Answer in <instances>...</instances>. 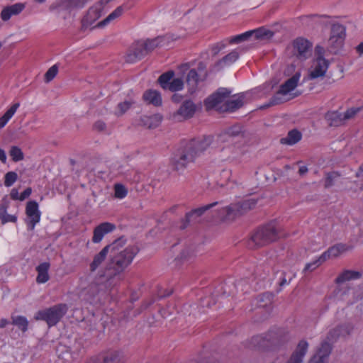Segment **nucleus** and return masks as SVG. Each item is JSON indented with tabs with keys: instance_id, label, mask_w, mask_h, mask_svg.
<instances>
[{
	"instance_id": "nucleus-45",
	"label": "nucleus",
	"mask_w": 363,
	"mask_h": 363,
	"mask_svg": "<svg viewBox=\"0 0 363 363\" xmlns=\"http://www.w3.org/2000/svg\"><path fill=\"white\" fill-rule=\"evenodd\" d=\"M17 179L18 175L15 172H9L4 177V185L9 187L16 182Z\"/></svg>"
},
{
	"instance_id": "nucleus-22",
	"label": "nucleus",
	"mask_w": 363,
	"mask_h": 363,
	"mask_svg": "<svg viewBox=\"0 0 363 363\" xmlns=\"http://www.w3.org/2000/svg\"><path fill=\"white\" fill-rule=\"evenodd\" d=\"M115 225L111 223H103L96 226L94 230V235L92 241L94 243H99L101 241L104 236L113 231L115 229Z\"/></svg>"
},
{
	"instance_id": "nucleus-8",
	"label": "nucleus",
	"mask_w": 363,
	"mask_h": 363,
	"mask_svg": "<svg viewBox=\"0 0 363 363\" xmlns=\"http://www.w3.org/2000/svg\"><path fill=\"white\" fill-rule=\"evenodd\" d=\"M300 77V72H296L291 78L288 79L283 84L281 85L279 90L271 99L269 104L264 105V107H269L270 106L284 102L285 99H282V96H286L297 86Z\"/></svg>"
},
{
	"instance_id": "nucleus-12",
	"label": "nucleus",
	"mask_w": 363,
	"mask_h": 363,
	"mask_svg": "<svg viewBox=\"0 0 363 363\" xmlns=\"http://www.w3.org/2000/svg\"><path fill=\"white\" fill-rule=\"evenodd\" d=\"M311 43L304 38H297L293 43V55L302 61L311 55Z\"/></svg>"
},
{
	"instance_id": "nucleus-40",
	"label": "nucleus",
	"mask_w": 363,
	"mask_h": 363,
	"mask_svg": "<svg viewBox=\"0 0 363 363\" xmlns=\"http://www.w3.org/2000/svg\"><path fill=\"white\" fill-rule=\"evenodd\" d=\"M250 32H253V38L255 39H262V38H269L274 35V33L269 30L260 28L257 30H250Z\"/></svg>"
},
{
	"instance_id": "nucleus-28",
	"label": "nucleus",
	"mask_w": 363,
	"mask_h": 363,
	"mask_svg": "<svg viewBox=\"0 0 363 363\" xmlns=\"http://www.w3.org/2000/svg\"><path fill=\"white\" fill-rule=\"evenodd\" d=\"M50 267V263L45 262L40 264L36 267V271L38 272V276L36 277L37 283L44 284L49 280L50 276L48 274V271H49Z\"/></svg>"
},
{
	"instance_id": "nucleus-60",
	"label": "nucleus",
	"mask_w": 363,
	"mask_h": 363,
	"mask_svg": "<svg viewBox=\"0 0 363 363\" xmlns=\"http://www.w3.org/2000/svg\"><path fill=\"white\" fill-rule=\"evenodd\" d=\"M308 363H328V361H324L318 358V356H313Z\"/></svg>"
},
{
	"instance_id": "nucleus-55",
	"label": "nucleus",
	"mask_w": 363,
	"mask_h": 363,
	"mask_svg": "<svg viewBox=\"0 0 363 363\" xmlns=\"http://www.w3.org/2000/svg\"><path fill=\"white\" fill-rule=\"evenodd\" d=\"M94 128L95 130H99V131H102L104 130H105L106 128V124L105 123H104L103 121H96L94 125Z\"/></svg>"
},
{
	"instance_id": "nucleus-47",
	"label": "nucleus",
	"mask_w": 363,
	"mask_h": 363,
	"mask_svg": "<svg viewBox=\"0 0 363 363\" xmlns=\"http://www.w3.org/2000/svg\"><path fill=\"white\" fill-rule=\"evenodd\" d=\"M115 196L118 199H123L126 196L128 191L126 188L120 184H116L114 186Z\"/></svg>"
},
{
	"instance_id": "nucleus-42",
	"label": "nucleus",
	"mask_w": 363,
	"mask_h": 363,
	"mask_svg": "<svg viewBox=\"0 0 363 363\" xmlns=\"http://www.w3.org/2000/svg\"><path fill=\"white\" fill-rule=\"evenodd\" d=\"M253 36V32H250V30L247 31L244 33L235 35L233 38H231L229 40V43L231 44H238L243 41H246L250 38H252Z\"/></svg>"
},
{
	"instance_id": "nucleus-37",
	"label": "nucleus",
	"mask_w": 363,
	"mask_h": 363,
	"mask_svg": "<svg viewBox=\"0 0 363 363\" xmlns=\"http://www.w3.org/2000/svg\"><path fill=\"white\" fill-rule=\"evenodd\" d=\"M12 323L17 326L23 333L28 330V321L27 318L22 315L12 317Z\"/></svg>"
},
{
	"instance_id": "nucleus-36",
	"label": "nucleus",
	"mask_w": 363,
	"mask_h": 363,
	"mask_svg": "<svg viewBox=\"0 0 363 363\" xmlns=\"http://www.w3.org/2000/svg\"><path fill=\"white\" fill-rule=\"evenodd\" d=\"M163 37L159 36L151 40L148 39L143 41L147 54L161 45L163 42Z\"/></svg>"
},
{
	"instance_id": "nucleus-25",
	"label": "nucleus",
	"mask_w": 363,
	"mask_h": 363,
	"mask_svg": "<svg viewBox=\"0 0 363 363\" xmlns=\"http://www.w3.org/2000/svg\"><path fill=\"white\" fill-rule=\"evenodd\" d=\"M111 253V244L105 246L99 253H97L90 264V271L95 272L99 267L105 261L107 255Z\"/></svg>"
},
{
	"instance_id": "nucleus-4",
	"label": "nucleus",
	"mask_w": 363,
	"mask_h": 363,
	"mask_svg": "<svg viewBox=\"0 0 363 363\" xmlns=\"http://www.w3.org/2000/svg\"><path fill=\"white\" fill-rule=\"evenodd\" d=\"M353 330V326L350 323H346L337 326L331 329L325 338L320 345L317 353L314 356L328 361V358L332 350V343L337 340L340 337H345L349 335Z\"/></svg>"
},
{
	"instance_id": "nucleus-38",
	"label": "nucleus",
	"mask_w": 363,
	"mask_h": 363,
	"mask_svg": "<svg viewBox=\"0 0 363 363\" xmlns=\"http://www.w3.org/2000/svg\"><path fill=\"white\" fill-rule=\"evenodd\" d=\"M174 75V72L173 71H168L160 76L158 82L162 89H166L167 88L172 80Z\"/></svg>"
},
{
	"instance_id": "nucleus-32",
	"label": "nucleus",
	"mask_w": 363,
	"mask_h": 363,
	"mask_svg": "<svg viewBox=\"0 0 363 363\" xmlns=\"http://www.w3.org/2000/svg\"><path fill=\"white\" fill-rule=\"evenodd\" d=\"M162 117L160 115L144 116L141 118L143 125L147 128H155L161 123Z\"/></svg>"
},
{
	"instance_id": "nucleus-52",
	"label": "nucleus",
	"mask_w": 363,
	"mask_h": 363,
	"mask_svg": "<svg viewBox=\"0 0 363 363\" xmlns=\"http://www.w3.org/2000/svg\"><path fill=\"white\" fill-rule=\"evenodd\" d=\"M1 18L3 21H6L11 18L12 14L8 6L4 7L1 12Z\"/></svg>"
},
{
	"instance_id": "nucleus-26",
	"label": "nucleus",
	"mask_w": 363,
	"mask_h": 363,
	"mask_svg": "<svg viewBox=\"0 0 363 363\" xmlns=\"http://www.w3.org/2000/svg\"><path fill=\"white\" fill-rule=\"evenodd\" d=\"M196 111V104L191 100H186L182 104L177 113L186 119L191 118L194 115Z\"/></svg>"
},
{
	"instance_id": "nucleus-48",
	"label": "nucleus",
	"mask_w": 363,
	"mask_h": 363,
	"mask_svg": "<svg viewBox=\"0 0 363 363\" xmlns=\"http://www.w3.org/2000/svg\"><path fill=\"white\" fill-rule=\"evenodd\" d=\"M58 72V67L57 65L52 66L45 73V80L46 82H50L52 81L56 76Z\"/></svg>"
},
{
	"instance_id": "nucleus-53",
	"label": "nucleus",
	"mask_w": 363,
	"mask_h": 363,
	"mask_svg": "<svg viewBox=\"0 0 363 363\" xmlns=\"http://www.w3.org/2000/svg\"><path fill=\"white\" fill-rule=\"evenodd\" d=\"M272 298V294L269 293H265L259 296V301L260 302L264 301L265 299L267 301V302L264 305L260 304V306H264L267 305L268 303H271Z\"/></svg>"
},
{
	"instance_id": "nucleus-43",
	"label": "nucleus",
	"mask_w": 363,
	"mask_h": 363,
	"mask_svg": "<svg viewBox=\"0 0 363 363\" xmlns=\"http://www.w3.org/2000/svg\"><path fill=\"white\" fill-rule=\"evenodd\" d=\"M9 154L14 162L23 160L24 158L22 150L17 146H12L9 151Z\"/></svg>"
},
{
	"instance_id": "nucleus-59",
	"label": "nucleus",
	"mask_w": 363,
	"mask_h": 363,
	"mask_svg": "<svg viewBox=\"0 0 363 363\" xmlns=\"http://www.w3.org/2000/svg\"><path fill=\"white\" fill-rule=\"evenodd\" d=\"M73 4L75 6L83 7L88 0H72Z\"/></svg>"
},
{
	"instance_id": "nucleus-18",
	"label": "nucleus",
	"mask_w": 363,
	"mask_h": 363,
	"mask_svg": "<svg viewBox=\"0 0 363 363\" xmlns=\"http://www.w3.org/2000/svg\"><path fill=\"white\" fill-rule=\"evenodd\" d=\"M218 204V202H213L212 203L201 206L200 208L192 210L191 211L186 214L184 220H182V224L180 226L181 229H184L187 227L188 223L190 222L196 221V219L203 215L206 211L214 207Z\"/></svg>"
},
{
	"instance_id": "nucleus-2",
	"label": "nucleus",
	"mask_w": 363,
	"mask_h": 363,
	"mask_svg": "<svg viewBox=\"0 0 363 363\" xmlns=\"http://www.w3.org/2000/svg\"><path fill=\"white\" fill-rule=\"evenodd\" d=\"M211 143L212 137L211 136H203L182 143L172 158V168L177 172L184 171L189 164L194 162L195 160L210 147Z\"/></svg>"
},
{
	"instance_id": "nucleus-24",
	"label": "nucleus",
	"mask_w": 363,
	"mask_h": 363,
	"mask_svg": "<svg viewBox=\"0 0 363 363\" xmlns=\"http://www.w3.org/2000/svg\"><path fill=\"white\" fill-rule=\"evenodd\" d=\"M350 250L347 245L339 243L328 248V250L321 255L322 260L325 262L330 257H337L342 253Z\"/></svg>"
},
{
	"instance_id": "nucleus-13",
	"label": "nucleus",
	"mask_w": 363,
	"mask_h": 363,
	"mask_svg": "<svg viewBox=\"0 0 363 363\" xmlns=\"http://www.w3.org/2000/svg\"><path fill=\"white\" fill-rule=\"evenodd\" d=\"M328 66L329 62L327 60L321 55L318 56L309 70L308 79H315L323 77L328 69Z\"/></svg>"
},
{
	"instance_id": "nucleus-27",
	"label": "nucleus",
	"mask_w": 363,
	"mask_h": 363,
	"mask_svg": "<svg viewBox=\"0 0 363 363\" xmlns=\"http://www.w3.org/2000/svg\"><path fill=\"white\" fill-rule=\"evenodd\" d=\"M342 113L337 111H328L325 115V119L329 126L338 127L345 124Z\"/></svg>"
},
{
	"instance_id": "nucleus-51",
	"label": "nucleus",
	"mask_w": 363,
	"mask_h": 363,
	"mask_svg": "<svg viewBox=\"0 0 363 363\" xmlns=\"http://www.w3.org/2000/svg\"><path fill=\"white\" fill-rule=\"evenodd\" d=\"M234 288L238 291L240 290L242 292L245 293L248 289L247 287V281L245 279L239 280L236 281L235 284H233Z\"/></svg>"
},
{
	"instance_id": "nucleus-58",
	"label": "nucleus",
	"mask_w": 363,
	"mask_h": 363,
	"mask_svg": "<svg viewBox=\"0 0 363 363\" xmlns=\"http://www.w3.org/2000/svg\"><path fill=\"white\" fill-rule=\"evenodd\" d=\"M355 51L359 57H363V42L355 47Z\"/></svg>"
},
{
	"instance_id": "nucleus-10",
	"label": "nucleus",
	"mask_w": 363,
	"mask_h": 363,
	"mask_svg": "<svg viewBox=\"0 0 363 363\" xmlns=\"http://www.w3.org/2000/svg\"><path fill=\"white\" fill-rule=\"evenodd\" d=\"M361 277L362 273L358 271L344 270L335 280V282L339 285L334 291L335 296H337L340 299H343L345 292H342L343 289L341 286V284L352 280L359 279Z\"/></svg>"
},
{
	"instance_id": "nucleus-64",
	"label": "nucleus",
	"mask_w": 363,
	"mask_h": 363,
	"mask_svg": "<svg viewBox=\"0 0 363 363\" xmlns=\"http://www.w3.org/2000/svg\"><path fill=\"white\" fill-rule=\"evenodd\" d=\"M225 47L224 44H217L216 45L214 46L213 48V50H214V53L215 54H217L221 49H223V48Z\"/></svg>"
},
{
	"instance_id": "nucleus-9",
	"label": "nucleus",
	"mask_w": 363,
	"mask_h": 363,
	"mask_svg": "<svg viewBox=\"0 0 363 363\" xmlns=\"http://www.w3.org/2000/svg\"><path fill=\"white\" fill-rule=\"evenodd\" d=\"M231 144L222 149L225 160L230 162H240L247 152L245 143H230Z\"/></svg>"
},
{
	"instance_id": "nucleus-7",
	"label": "nucleus",
	"mask_w": 363,
	"mask_h": 363,
	"mask_svg": "<svg viewBox=\"0 0 363 363\" xmlns=\"http://www.w3.org/2000/svg\"><path fill=\"white\" fill-rule=\"evenodd\" d=\"M66 304L60 303L52 307L38 311L34 316L36 320H44L49 327L55 325L67 313Z\"/></svg>"
},
{
	"instance_id": "nucleus-62",
	"label": "nucleus",
	"mask_w": 363,
	"mask_h": 363,
	"mask_svg": "<svg viewBox=\"0 0 363 363\" xmlns=\"http://www.w3.org/2000/svg\"><path fill=\"white\" fill-rule=\"evenodd\" d=\"M0 161H1L3 163H5L6 162V152L1 148H0Z\"/></svg>"
},
{
	"instance_id": "nucleus-6",
	"label": "nucleus",
	"mask_w": 363,
	"mask_h": 363,
	"mask_svg": "<svg viewBox=\"0 0 363 363\" xmlns=\"http://www.w3.org/2000/svg\"><path fill=\"white\" fill-rule=\"evenodd\" d=\"M255 205L256 201L253 199L232 203L219 211V217L224 221H233L252 209Z\"/></svg>"
},
{
	"instance_id": "nucleus-35",
	"label": "nucleus",
	"mask_w": 363,
	"mask_h": 363,
	"mask_svg": "<svg viewBox=\"0 0 363 363\" xmlns=\"http://www.w3.org/2000/svg\"><path fill=\"white\" fill-rule=\"evenodd\" d=\"M135 103V100L130 98L128 100L120 102L115 109V115L117 116L123 115Z\"/></svg>"
},
{
	"instance_id": "nucleus-1",
	"label": "nucleus",
	"mask_w": 363,
	"mask_h": 363,
	"mask_svg": "<svg viewBox=\"0 0 363 363\" xmlns=\"http://www.w3.org/2000/svg\"><path fill=\"white\" fill-rule=\"evenodd\" d=\"M126 239L121 237L111 243V253L106 268V286L114 287L122 280V273L132 263L139 252L138 247L129 245L124 248Z\"/></svg>"
},
{
	"instance_id": "nucleus-20",
	"label": "nucleus",
	"mask_w": 363,
	"mask_h": 363,
	"mask_svg": "<svg viewBox=\"0 0 363 363\" xmlns=\"http://www.w3.org/2000/svg\"><path fill=\"white\" fill-rule=\"evenodd\" d=\"M308 347V343L306 340H301L296 350L292 353L286 363H302Z\"/></svg>"
},
{
	"instance_id": "nucleus-49",
	"label": "nucleus",
	"mask_w": 363,
	"mask_h": 363,
	"mask_svg": "<svg viewBox=\"0 0 363 363\" xmlns=\"http://www.w3.org/2000/svg\"><path fill=\"white\" fill-rule=\"evenodd\" d=\"M9 9L11 11L12 16L19 14L26 7L24 3H16L11 6H9Z\"/></svg>"
},
{
	"instance_id": "nucleus-39",
	"label": "nucleus",
	"mask_w": 363,
	"mask_h": 363,
	"mask_svg": "<svg viewBox=\"0 0 363 363\" xmlns=\"http://www.w3.org/2000/svg\"><path fill=\"white\" fill-rule=\"evenodd\" d=\"M239 57V53L237 50H233L227 55L224 56L218 64L223 65H229L235 62Z\"/></svg>"
},
{
	"instance_id": "nucleus-34",
	"label": "nucleus",
	"mask_w": 363,
	"mask_h": 363,
	"mask_svg": "<svg viewBox=\"0 0 363 363\" xmlns=\"http://www.w3.org/2000/svg\"><path fill=\"white\" fill-rule=\"evenodd\" d=\"M20 106L19 103L13 104L7 111L6 112L0 117V128H4L8 121L13 117L16 110Z\"/></svg>"
},
{
	"instance_id": "nucleus-61",
	"label": "nucleus",
	"mask_w": 363,
	"mask_h": 363,
	"mask_svg": "<svg viewBox=\"0 0 363 363\" xmlns=\"http://www.w3.org/2000/svg\"><path fill=\"white\" fill-rule=\"evenodd\" d=\"M11 198L13 200H19L18 191L16 189H13L10 194Z\"/></svg>"
},
{
	"instance_id": "nucleus-56",
	"label": "nucleus",
	"mask_w": 363,
	"mask_h": 363,
	"mask_svg": "<svg viewBox=\"0 0 363 363\" xmlns=\"http://www.w3.org/2000/svg\"><path fill=\"white\" fill-rule=\"evenodd\" d=\"M32 192V190L30 188H27L19 196V200L20 201H23L24 199H26V198H28L30 194Z\"/></svg>"
},
{
	"instance_id": "nucleus-46",
	"label": "nucleus",
	"mask_w": 363,
	"mask_h": 363,
	"mask_svg": "<svg viewBox=\"0 0 363 363\" xmlns=\"http://www.w3.org/2000/svg\"><path fill=\"white\" fill-rule=\"evenodd\" d=\"M361 110V107H352L347 109L345 113H342L345 122L354 118Z\"/></svg>"
},
{
	"instance_id": "nucleus-11",
	"label": "nucleus",
	"mask_w": 363,
	"mask_h": 363,
	"mask_svg": "<svg viewBox=\"0 0 363 363\" xmlns=\"http://www.w3.org/2000/svg\"><path fill=\"white\" fill-rule=\"evenodd\" d=\"M218 140L220 143H245V134L240 125H233L223 133L219 135Z\"/></svg>"
},
{
	"instance_id": "nucleus-44",
	"label": "nucleus",
	"mask_w": 363,
	"mask_h": 363,
	"mask_svg": "<svg viewBox=\"0 0 363 363\" xmlns=\"http://www.w3.org/2000/svg\"><path fill=\"white\" fill-rule=\"evenodd\" d=\"M184 86V82L181 78H175L172 79L169 86L166 89H168L171 91H177L182 90Z\"/></svg>"
},
{
	"instance_id": "nucleus-16",
	"label": "nucleus",
	"mask_w": 363,
	"mask_h": 363,
	"mask_svg": "<svg viewBox=\"0 0 363 363\" xmlns=\"http://www.w3.org/2000/svg\"><path fill=\"white\" fill-rule=\"evenodd\" d=\"M113 287L106 286V272L104 274L96 277L94 281L90 283L89 286L84 289V292L90 297L95 296L100 291L104 289H111Z\"/></svg>"
},
{
	"instance_id": "nucleus-63",
	"label": "nucleus",
	"mask_w": 363,
	"mask_h": 363,
	"mask_svg": "<svg viewBox=\"0 0 363 363\" xmlns=\"http://www.w3.org/2000/svg\"><path fill=\"white\" fill-rule=\"evenodd\" d=\"M206 66L203 62H200L198 66L199 71L201 73H203V76L206 77V74L205 72Z\"/></svg>"
},
{
	"instance_id": "nucleus-54",
	"label": "nucleus",
	"mask_w": 363,
	"mask_h": 363,
	"mask_svg": "<svg viewBox=\"0 0 363 363\" xmlns=\"http://www.w3.org/2000/svg\"><path fill=\"white\" fill-rule=\"evenodd\" d=\"M281 278L280 279V282H279V286L280 287H282L285 285H288L289 284V283L291 282V279H292V277H290L289 279V280L286 279V273L284 272H281Z\"/></svg>"
},
{
	"instance_id": "nucleus-23",
	"label": "nucleus",
	"mask_w": 363,
	"mask_h": 363,
	"mask_svg": "<svg viewBox=\"0 0 363 363\" xmlns=\"http://www.w3.org/2000/svg\"><path fill=\"white\" fill-rule=\"evenodd\" d=\"M9 206V201L7 199V196H5L0 202V220L2 225L9 222L16 223L17 220V217L16 216L7 213Z\"/></svg>"
},
{
	"instance_id": "nucleus-33",
	"label": "nucleus",
	"mask_w": 363,
	"mask_h": 363,
	"mask_svg": "<svg viewBox=\"0 0 363 363\" xmlns=\"http://www.w3.org/2000/svg\"><path fill=\"white\" fill-rule=\"evenodd\" d=\"M301 138V134L296 130H292L288 133L286 137L281 139L282 144L294 145L298 142Z\"/></svg>"
},
{
	"instance_id": "nucleus-29",
	"label": "nucleus",
	"mask_w": 363,
	"mask_h": 363,
	"mask_svg": "<svg viewBox=\"0 0 363 363\" xmlns=\"http://www.w3.org/2000/svg\"><path fill=\"white\" fill-rule=\"evenodd\" d=\"M129 9L126 5L123 4L118 6L113 11H112L104 20L99 23V26H104L109 23L111 21L120 17L125 10Z\"/></svg>"
},
{
	"instance_id": "nucleus-3",
	"label": "nucleus",
	"mask_w": 363,
	"mask_h": 363,
	"mask_svg": "<svg viewBox=\"0 0 363 363\" xmlns=\"http://www.w3.org/2000/svg\"><path fill=\"white\" fill-rule=\"evenodd\" d=\"M230 92L226 89H220L218 91L211 95L205 100V105L207 109L220 108V104L224 103L226 111L233 112L242 107L244 104V96L239 95L233 99L227 100Z\"/></svg>"
},
{
	"instance_id": "nucleus-19",
	"label": "nucleus",
	"mask_w": 363,
	"mask_h": 363,
	"mask_svg": "<svg viewBox=\"0 0 363 363\" xmlns=\"http://www.w3.org/2000/svg\"><path fill=\"white\" fill-rule=\"evenodd\" d=\"M95 363H123V356L119 351L107 350L97 356Z\"/></svg>"
},
{
	"instance_id": "nucleus-14",
	"label": "nucleus",
	"mask_w": 363,
	"mask_h": 363,
	"mask_svg": "<svg viewBox=\"0 0 363 363\" xmlns=\"http://www.w3.org/2000/svg\"><path fill=\"white\" fill-rule=\"evenodd\" d=\"M147 55V52L143 41H137L130 48L126 55V61L133 63L141 60Z\"/></svg>"
},
{
	"instance_id": "nucleus-15",
	"label": "nucleus",
	"mask_w": 363,
	"mask_h": 363,
	"mask_svg": "<svg viewBox=\"0 0 363 363\" xmlns=\"http://www.w3.org/2000/svg\"><path fill=\"white\" fill-rule=\"evenodd\" d=\"M26 213L28 218V225L29 229L33 230L35 225L40 221V212L38 210V204L35 201L27 203Z\"/></svg>"
},
{
	"instance_id": "nucleus-30",
	"label": "nucleus",
	"mask_w": 363,
	"mask_h": 363,
	"mask_svg": "<svg viewBox=\"0 0 363 363\" xmlns=\"http://www.w3.org/2000/svg\"><path fill=\"white\" fill-rule=\"evenodd\" d=\"M143 99L155 106H160L162 104V99L160 94L155 90L146 91L143 94Z\"/></svg>"
},
{
	"instance_id": "nucleus-5",
	"label": "nucleus",
	"mask_w": 363,
	"mask_h": 363,
	"mask_svg": "<svg viewBox=\"0 0 363 363\" xmlns=\"http://www.w3.org/2000/svg\"><path fill=\"white\" fill-rule=\"evenodd\" d=\"M279 238L278 229L274 223H269L258 228L248 241L250 248L265 246L276 241Z\"/></svg>"
},
{
	"instance_id": "nucleus-41",
	"label": "nucleus",
	"mask_w": 363,
	"mask_h": 363,
	"mask_svg": "<svg viewBox=\"0 0 363 363\" xmlns=\"http://www.w3.org/2000/svg\"><path fill=\"white\" fill-rule=\"evenodd\" d=\"M340 177V174L337 172H331L325 174V188L328 189L334 185L335 182Z\"/></svg>"
},
{
	"instance_id": "nucleus-57",
	"label": "nucleus",
	"mask_w": 363,
	"mask_h": 363,
	"mask_svg": "<svg viewBox=\"0 0 363 363\" xmlns=\"http://www.w3.org/2000/svg\"><path fill=\"white\" fill-rule=\"evenodd\" d=\"M230 288V282L225 283V285H224V293L227 294L228 296H230V295L233 296L235 294V291L233 290H231Z\"/></svg>"
},
{
	"instance_id": "nucleus-17",
	"label": "nucleus",
	"mask_w": 363,
	"mask_h": 363,
	"mask_svg": "<svg viewBox=\"0 0 363 363\" xmlns=\"http://www.w3.org/2000/svg\"><path fill=\"white\" fill-rule=\"evenodd\" d=\"M104 6V3L100 1L91 6L82 19L83 26L91 25L99 18L102 15Z\"/></svg>"
},
{
	"instance_id": "nucleus-21",
	"label": "nucleus",
	"mask_w": 363,
	"mask_h": 363,
	"mask_svg": "<svg viewBox=\"0 0 363 363\" xmlns=\"http://www.w3.org/2000/svg\"><path fill=\"white\" fill-rule=\"evenodd\" d=\"M345 37V28L340 23H335L331 28V35L330 42L331 44H335L337 46L342 45Z\"/></svg>"
},
{
	"instance_id": "nucleus-50",
	"label": "nucleus",
	"mask_w": 363,
	"mask_h": 363,
	"mask_svg": "<svg viewBox=\"0 0 363 363\" xmlns=\"http://www.w3.org/2000/svg\"><path fill=\"white\" fill-rule=\"evenodd\" d=\"M325 261L322 260L321 255L312 262L306 264L303 271H313L318 266L322 264Z\"/></svg>"
},
{
	"instance_id": "nucleus-31",
	"label": "nucleus",
	"mask_w": 363,
	"mask_h": 363,
	"mask_svg": "<svg viewBox=\"0 0 363 363\" xmlns=\"http://www.w3.org/2000/svg\"><path fill=\"white\" fill-rule=\"evenodd\" d=\"M199 81V74L195 69H191L186 76V84L191 92H194L198 85Z\"/></svg>"
}]
</instances>
